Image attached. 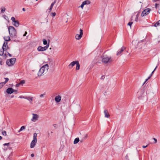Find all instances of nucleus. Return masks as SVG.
Listing matches in <instances>:
<instances>
[{
	"instance_id": "nucleus-1",
	"label": "nucleus",
	"mask_w": 160,
	"mask_h": 160,
	"mask_svg": "<svg viewBox=\"0 0 160 160\" xmlns=\"http://www.w3.org/2000/svg\"><path fill=\"white\" fill-rule=\"evenodd\" d=\"M8 31L11 37H14L16 36L17 32L15 28L13 26H10L8 27Z\"/></svg>"
},
{
	"instance_id": "nucleus-2",
	"label": "nucleus",
	"mask_w": 160,
	"mask_h": 160,
	"mask_svg": "<svg viewBox=\"0 0 160 160\" xmlns=\"http://www.w3.org/2000/svg\"><path fill=\"white\" fill-rule=\"evenodd\" d=\"M112 61L111 57H108L107 56L103 57L102 58V62L103 63L106 64L108 63H110Z\"/></svg>"
},
{
	"instance_id": "nucleus-3",
	"label": "nucleus",
	"mask_w": 160,
	"mask_h": 160,
	"mask_svg": "<svg viewBox=\"0 0 160 160\" xmlns=\"http://www.w3.org/2000/svg\"><path fill=\"white\" fill-rule=\"evenodd\" d=\"M16 60L15 58H12L9 60H7L6 61L7 64L8 66H12L15 63Z\"/></svg>"
},
{
	"instance_id": "nucleus-4",
	"label": "nucleus",
	"mask_w": 160,
	"mask_h": 160,
	"mask_svg": "<svg viewBox=\"0 0 160 160\" xmlns=\"http://www.w3.org/2000/svg\"><path fill=\"white\" fill-rule=\"evenodd\" d=\"M151 11V9L147 8L144 9L142 12L141 16L144 17L149 14Z\"/></svg>"
},
{
	"instance_id": "nucleus-5",
	"label": "nucleus",
	"mask_w": 160,
	"mask_h": 160,
	"mask_svg": "<svg viewBox=\"0 0 160 160\" xmlns=\"http://www.w3.org/2000/svg\"><path fill=\"white\" fill-rule=\"evenodd\" d=\"M49 47V44L44 47L41 46H39L37 48L38 51H43L46 50Z\"/></svg>"
},
{
	"instance_id": "nucleus-6",
	"label": "nucleus",
	"mask_w": 160,
	"mask_h": 160,
	"mask_svg": "<svg viewBox=\"0 0 160 160\" xmlns=\"http://www.w3.org/2000/svg\"><path fill=\"white\" fill-rule=\"evenodd\" d=\"M83 35V30L81 29L80 30V34H77L75 36L76 39L77 40H79L82 38Z\"/></svg>"
},
{
	"instance_id": "nucleus-7",
	"label": "nucleus",
	"mask_w": 160,
	"mask_h": 160,
	"mask_svg": "<svg viewBox=\"0 0 160 160\" xmlns=\"http://www.w3.org/2000/svg\"><path fill=\"white\" fill-rule=\"evenodd\" d=\"M144 91L142 90H140L138 92V98L139 99H142L144 97Z\"/></svg>"
},
{
	"instance_id": "nucleus-8",
	"label": "nucleus",
	"mask_w": 160,
	"mask_h": 160,
	"mask_svg": "<svg viewBox=\"0 0 160 160\" xmlns=\"http://www.w3.org/2000/svg\"><path fill=\"white\" fill-rule=\"evenodd\" d=\"M143 40H141L139 41H138L137 43V45L136 46V48L139 49L141 48L142 46V42H143Z\"/></svg>"
},
{
	"instance_id": "nucleus-9",
	"label": "nucleus",
	"mask_w": 160,
	"mask_h": 160,
	"mask_svg": "<svg viewBox=\"0 0 160 160\" xmlns=\"http://www.w3.org/2000/svg\"><path fill=\"white\" fill-rule=\"evenodd\" d=\"M43 67H42L40 69H39V70L38 73V76H41L42 75V74L45 71L44 70V69Z\"/></svg>"
},
{
	"instance_id": "nucleus-10",
	"label": "nucleus",
	"mask_w": 160,
	"mask_h": 160,
	"mask_svg": "<svg viewBox=\"0 0 160 160\" xmlns=\"http://www.w3.org/2000/svg\"><path fill=\"white\" fill-rule=\"evenodd\" d=\"M32 115L33 116L31 120L33 122H35L39 118V116L35 114H33Z\"/></svg>"
},
{
	"instance_id": "nucleus-11",
	"label": "nucleus",
	"mask_w": 160,
	"mask_h": 160,
	"mask_svg": "<svg viewBox=\"0 0 160 160\" xmlns=\"http://www.w3.org/2000/svg\"><path fill=\"white\" fill-rule=\"evenodd\" d=\"M37 139H34L32 141L31 145H30V147L31 148H33L34 147L36 144L37 143Z\"/></svg>"
},
{
	"instance_id": "nucleus-12",
	"label": "nucleus",
	"mask_w": 160,
	"mask_h": 160,
	"mask_svg": "<svg viewBox=\"0 0 160 160\" xmlns=\"http://www.w3.org/2000/svg\"><path fill=\"white\" fill-rule=\"evenodd\" d=\"M14 90L11 88H9L6 90V92L8 94H11L14 92Z\"/></svg>"
},
{
	"instance_id": "nucleus-13",
	"label": "nucleus",
	"mask_w": 160,
	"mask_h": 160,
	"mask_svg": "<svg viewBox=\"0 0 160 160\" xmlns=\"http://www.w3.org/2000/svg\"><path fill=\"white\" fill-rule=\"evenodd\" d=\"M125 48L124 47H122L120 50H118L117 51V55L118 56L120 55V54L123 51Z\"/></svg>"
},
{
	"instance_id": "nucleus-14",
	"label": "nucleus",
	"mask_w": 160,
	"mask_h": 160,
	"mask_svg": "<svg viewBox=\"0 0 160 160\" xmlns=\"http://www.w3.org/2000/svg\"><path fill=\"white\" fill-rule=\"evenodd\" d=\"M61 99V97L59 95L57 96L55 98V100L57 102H59Z\"/></svg>"
},
{
	"instance_id": "nucleus-15",
	"label": "nucleus",
	"mask_w": 160,
	"mask_h": 160,
	"mask_svg": "<svg viewBox=\"0 0 160 160\" xmlns=\"http://www.w3.org/2000/svg\"><path fill=\"white\" fill-rule=\"evenodd\" d=\"M77 62V61H73L71 62L68 65L69 68H72L73 66L75 65Z\"/></svg>"
},
{
	"instance_id": "nucleus-16",
	"label": "nucleus",
	"mask_w": 160,
	"mask_h": 160,
	"mask_svg": "<svg viewBox=\"0 0 160 160\" xmlns=\"http://www.w3.org/2000/svg\"><path fill=\"white\" fill-rule=\"evenodd\" d=\"M105 117L107 118H109L110 117V115L108 113V111L107 110H105L104 112Z\"/></svg>"
},
{
	"instance_id": "nucleus-17",
	"label": "nucleus",
	"mask_w": 160,
	"mask_h": 160,
	"mask_svg": "<svg viewBox=\"0 0 160 160\" xmlns=\"http://www.w3.org/2000/svg\"><path fill=\"white\" fill-rule=\"evenodd\" d=\"M42 67H44L43 69H44V70L45 72H47L49 68L48 65V64H46L43 66Z\"/></svg>"
},
{
	"instance_id": "nucleus-18",
	"label": "nucleus",
	"mask_w": 160,
	"mask_h": 160,
	"mask_svg": "<svg viewBox=\"0 0 160 160\" xmlns=\"http://www.w3.org/2000/svg\"><path fill=\"white\" fill-rule=\"evenodd\" d=\"M76 70H79L80 68V65L79 63V62L78 61H77V62L76 63Z\"/></svg>"
},
{
	"instance_id": "nucleus-19",
	"label": "nucleus",
	"mask_w": 160,
	"mask_h": 160,
	"mask_svg": "<svg viewBox=\"0 0 160 160\" xmlns=\"http://www.w3.org/2000/svg\"><path fill=\"white\" fill-rule=\"evenodd\" d=\"M56 0H55L54 1L51 3L50 7V8L49 9L50 10V11L52 10L54 5L56 3Z\"/></svg>"
},
{
	"instance_id": "nucleus-20",
	"label": "nucleus",
	"mask_w": 160,
	"mask_h": 160,
	"mask_svg": "<svg viewBox=\"0 0 160 160\" xmlns=\"http://www.w3.org/2000/svg\"><path fill=\"white\" fill-rule=\"evenodd\" d=\"M7 49H5V48H4V49L2 48L1 50H0V55L2 56L4 54V51H6Z\"/></svg>"
},
{
	"instance_id": "nucleus-21",
	"label": "nucleus",
	"mask_w": 160,
	"mask_h": 160,
	"mask_svg": "<svg viewBox=\"0 0 160 160\" xmlns=\"http://www.w3.org/2000/svg\"><path fill=\"white\" fill-rule=\"evenodd\" d=\"M4 39L7 42L9 41L10 40V37L9 36L4 37Z\"/></svg>"
},
{
	"instance_id": "nucleus-22",
	"label": "nucleus",
	"mask_w": 160,
	"mask_h": 160,
	"mask_svg": "<svg viewBox=\"0 0 160 160\" xmlns=\"http://www.w3.org/2000/svg\"><path fill=\"white\" fill-rule=\"evenodd\" d=\"M14 24L13 25L16 27H18L19 25V22L18 20H16L14 22Z\"/></svg>"
},
{
	"instance_id": "nucleus-23",
	"label": "nucleus",
	"mask_w": 160,
	"mask_h": 160,
	"mask_svg": "<svg viewBox=\"0 0 160 160\" xmlns=\"http://www.w3.org/2000/svg\"><path fill=\"white\" fill-rule=\"evenodd\" d=\"M79 141V138H77L75 139L73 143L74 144H76Z\"/></svg>"
},
{
	"instance_id": "nucleus-24",
	"label": "nucleus",
	"mask_w": 160,
	"mask_h": 160,
	"mask_svg": "<svg viewBox=\"0 0 160 160\" xmlns=\"http://www.w3.org/2000/svg\"><path fill=\"white\" fill-rule=\"evenodd\" d=\"M82 3H83L84 5H85L89 4L90 3V2L89 0H85Z\"/></svg>"
},
{
	"instance_id": "nucleus-25",
	"label": "nucleus",
	"mask_w": 160,
	"mask_h": 160,
	"mask_svg": "<svg viewBox=\"0 0 160 160\" xmlns=\"http://www.w3.org/2000/svg\"><path fill=\"white\" fill-rule=\"evenodd\" d=\"M8 45V42H4V43L3 44V46H2V48L3 49H4V48H5Z\"/></svg>"
},
{
	"instance_id": "nucleus-26",
	"label": "nucleus",
	"mask_w": 160,
	"mask_h": 160,
	"mask_svg": "<svg viewBox=\"0 0 160 160\" xmlns=\"http://www.w3.org/2000/svg\"><path fill=\"white\" fill-rule=\"evenodd\" d=\"M33 97H26L25 98V99H26L29 101H32Z\"/></svg>"
},
{
	"instance_id": "nucleus-27",
	"label": "nucleus",
	"mask_w": 160,
	"mask_h": 160,
	"mask_svg": "<svg viewBox=\"0 0 160 160\" xmlns=\"http://www.w3.org/2000/svg\"><path fill=\"white\" fill-rule=\"evenodd\" d=\"M160 25V20L158 21L154 25V26L157 27L158 26Z\"/></svg>"
},
{
	"instance_id": "nucleus-28",
	"label": "nucleus",
	"mask_w": 160,
	"mask_h": 160,
	"mask_svg": "<svg viewBox=\"0 0 160 160\" xmlns=\"http://www.w3.org/2000/svg\"><path fill=\"white\" fill-rule=\"evenodd\" d=\"M42 41L43 42V44L46 45H47V44H48L47 41L46 39H43Z\"/></svg>"
},
{
	"instance_id": "nucleus-29",
	"label": "nucleus",
	"mask_w": 160,
	"mask_h": 160,
	"mask_svg": "<svg viewBox=\"0 0 160 160\" xmlns=\"http://www.w3.org/2000/svg\"><path fill=\"white\" fill-rule=\"evenodd\" d=\"M5 84V83L3 82H1L0 83V89Z\"/></svg>"
},
{
	"instance_id": "nucleus-30",
	"label": "nucleus",
	"mask_w": 160,
	"mask_h": 160,
	"mask_svg": "<svg viewBox=\"0 0 160 160\" xmlns=\"http://www.w3.org/2000/svg\"><path fill=\"white\" fill-rule=\"evenodd\" d=\"M139 12H138L136 15V18H135V21L136 22L138 21V17L139 15Z\"/></svg>"
},
{
	"instance_id": "nucleus-31",
	"label": "nucleus",
	"mask_w": 160,
	"mask_h": 160,
	"mask_svg": "<svg viewBox=\"0 0 160 160\" xmlns=\"http://www.w3.org/2000/svg\"><path fill=\"white\" fill-rule=\"evenodd\" d=\"M37 134L36 133H34L33 134V139L37 140Z\"/></svg>"
},
{
	"instance_id": "nucleus-32",
	"label": "nucleus",
	"mask_w": 160,
	"mask_h": 160,
	"mask_svg": "<svg viewBox=\"0 0 160 160\" xmlns=\"http://www.w3.org/2000/svg\"><path fill=\"white\" fill-rule=\"evenodd\" d=\"M6 10V9L3 7H2L1 8V11L2 12H5Z\"/></svg>"
},
{
	"instance_id": "nucleus-33",
	"label": "nucleus",
	"mask_w": 160,
	"mask_h": 160,
	"mask_svg": "<svg viewBox=\"0 0 160 160\" xmlns=\"http://www.w3.org/2000/svg\"><path fill=\"white\" fill-rule=\"evenodd\" d=\"M25 128L24 126H22L21 127L20 130H19L18 132H20V131H22V130L24 129Z\"/></svg>"
},
{
	"instance_id": "nucleus-34",
	"label": "nucleus",
	"mask_w": 160,
	"mask_h": 160,
	"mask_svg": "<svg viewBox=\"0 0 160 160\" xmlns=\"http://www.w3.org/2000/svg\"><path fill=\"white\" fill-rule=\"evenodd\" d=\"M160 6V4H158V3H156L155 4V8L156 9H158V8Z\"/></svg>"
},
{
	"instance_id": "nucleus-35",
	"label": "nucleus",
	"mask_w": 160,
	"mask_h": 160,
	"mask_svg": "<svg viewBox=\"0 0 160 160\" xmlns=\"http://www.w3.org/2000/svg\"><path fill=\"white\" fill-rule=\"evenodd\" d=\"M25 83V81L24 80H21L20 82L19 83L21 85H22L23 84Z\"/></svg>"
},
{
	"instance_id": "nucleus-36",
	"label": "nucleus",
	"mask_w": 160,
	"mask_h": 160,
	"mask_svg": "<svg viewBox=\"0 0 160 160\" xmlns=\"http://www.w3.org/2000/svg\"><path fill=\"white\" fill-rule=\"evenodd\" d=\"M4 79L5 80V81L3 82L5 83V84L8 81L9 79L8 78H4Z\"/></svg>"
},
{
	"instance_id": "nucleus-37",
	"label": "nucleus",
	"mask_w": 160,
	"mask_h": 160,
	"mask_svg": "<svg viewBox=\"0 0 160 160\" xmlns=\"http://www.w3.org/2000/svg\"><path fill=\"white\" fill-rule=\"evenodd\" d=\"M2 134L4 136H6L7 135V133L6 131H3L2 132Z\"/></svg>"
},
{
	"instance_id": "nucleus-38",
	"label": "nucleus",
	"mask_w": 160,
	"mask_h": 160,
	"mask_svg": "<svg viewBox=\"0 0 160 160\" xmlns=\"http://www.w3.org/2000/svg\"><path fill=\"white\" fill-rule=\"evenodd\" d=\"M132 23H133L132 22H129L128 24V25L129 26H130V28H131V25Z\"/></svg>"
},
{
	"instance_id": "nucleus-39",
	"label": "nucleus",
	"mask_w": 160,
	"mask_h": 160,
	"mask_svg": "<svg viewBox=\"0 0 160 160\" xmlns=\"http://www.w3.org/2000/svg\"><path fill=\"white\" fill-rule=\"evenodd\" d=\"M4 146H7L8 147H9L10 146V143H5L3 144Z\"/></svg>"
},
{
	"instance_id": "nucleus-40",
	"label": "nucleus",
	"mask_w": 160,
	"mask_h": 160,
	"mask_svg": "<svg viewBox=\"0 0 160 160\" xmlns=\"http://www.w3.org/2000/svg\"><path fill=\"white\" fill-rule=\"evenodd\" d=\"M11 20L12 21L14 22L16 20H15V18L14 17H12L11 18Z\"/></svg>"
},
{
	"instance_id": "nucleus-41",
	"label": "nucleus",
	"mask_w": 160,
	"mask_h": 160,
	"mask_svg": "<svg viewBox=\"0 0 160 160\" xmlns=\"http://www.w3.org/2000/svg\"><path fill=\"white\" fill-rule=\"evenodd\" d=\"M125 160H129L128 154H127L125 156Z\"/></svg>"
},
{
	"instance_id": "nucleus-42",
	"label": "nucleus",
	"mask_w": 160,
	"mask_h": 160,
	"mask_svg": "<svg viewBox=\"0 0 160 160\" xmlns=\"http://www.w3.org/2000/svg\"><path fill=\"white\" fill-rule=\"evenodd\" d=\"M52 16L53 17H54L56 15V13L55 12H52Z\"/></svg>"
},
{
	"instance_id": "nucleus-43",
	"label": "nucleus",
	"mask_w": 160,
	"mask_h": 160,
	"mask_svg": "<svg viewBox=\"0 0 160 160\" xmlns=\"http://www.w3.org/2000/svg\"><path fill=\"white\" fill-rule=\"evenodd\" d=\"M6 53H7V55H8L10 57H11L12 56V55L9 53L8 52H6Z\"/></svg>"
},
{
	"instance_id": "nucleus-44",
	"label": "nucleus",
	"mask_w": 160,
	"mask_h": 160,
	"mask_svg": "<svg viewBox=\"0 0 160 160\" xmlns=\"http://www.w3.org/2000/svg\"><path fill=\"white\" fill-rule=\"evenodd\" d=\"M26 97V96H20L19 97V98H23L25 99Z\"/></svg>"
},
{
	"instance_id": "nucleus-45",
	"label": "nucleus",
	"mask_w": 160,
	"mask_h": 160,
	"mask_svg": "<svg viewBox=\"0 0 160 160\" xmlns=\"http://www.w3.org/2000/svg\"><path fill=\"white\" fill-rule=\"evenodd\" d=\"M53 126L55 128H57L58 127V126L56 124H53Z\"/></svg>"
},
{
	"instance_id": "nucleus-46",
	"label": "nucleus",
	"mask_w": 160,
	"mask_h": 160,
	"mask_svg": "<svg viewBox=\"0 0 160 160\" xmlns=\"http://www.w3.org/2000/svg\"><path fill=\"white\" fill-rule=\"evenodd\" d=\"M84 5V4L82 3L80 7L82 8V9Z\"/></svg>"
},
{
	"instance_id": "nucleus-47",
	"label": "nucleus",
	"mask_w": 160,
	"mask_h": 160,
	"mask_svg": "<svg viewBox=\"0 0 160 160\" xmlns=\"http://www.w3.org/2000/svg\"><path fill=\"white\" fill-rule=\"evenodd\" d=\"M45 95V94H41V95H40V97H43Z\"/></svg>"
},
{
	"instance_id": "nucleus-48",
	"label": "nucleus",
	"mask_w": 160,
	"mask_h": 160,
	"mask_svg": "<svg viewBox=\"0 0 160 160\" xmlns=\"http://www.w3.org/2000/svg\"><path fill=\"white\" fill-rule=\"evenodd\" d=\"M160 1V0H152V2H155L158 1Z\"/></svg>"
},
{
	"instance_id": "nucleus-49",
	"label": "nucleus",
	"mask_w": 160,
	"mask_h": 160,
	"mask_svg": "<svg viewBox=\"0 0 160 160\" xmlns=\"http://www.w3.org/2000/svg\"><path fill=\"white\" fill-rule=\"evenodd\" d=\"M153 140H154V141H155V142H154V143H157V139L156 138H153Z\"/></svg>"
},
{
	"instance_id": "nucleus-50",
	"label": "nucleus",
	"mask_w": 160,
	"mask_h": 160,
	"mask_svg": "<svg viewBox=\"0 0 160 160\" xmlns=\"http://www.w3.org/2000/svg\"><path fill=\"white\" fill-rule=\"evenodd\" d=\"M104 78L105 77L104 76H102L101 78V79L102 80H103Z\"/></svg>"
},
{
	"instance_id": "nucleus-51",
	"label": "nucleus",
	"mask_w": 160,
	"mask_h": 160,
	"mask_svg": "<svg viewBox=\"0 0 160 160\" xmlns=\"http://www.w3.org/2000/svg\"><path fill=\"white\" fill-rule=\"evenodd\" d=\"M150 78H147V79H146L145 81L144 82V83H143V85L145 83V82L149 79Z\"/></svg>"
},
{
	"instance_id": "nucleus-52",
	"label": "nucleus",
	"mask_w": 160,
	"mask_h": 160,
	"mask_svg": "<svg viewBox=\"0 0 160 160\" xmlns=\"http://www.w3.org/2000/svg\"><path fill=\"white\" fill-rule=\"evenodd\" d=\"M27 34V32L26 31L25 32L24 34L23 35V36H26Z\"/></svg>"
},
{
	"instance_id": "nucleus-53",
	"label": "nucleus",
	"mask_w": 160,
	"mask_h": 160,
	"mask_svg": "<svg viewBox=\"0 0 160 160\" xmlns=\"http://www.w3.org/2000/svg\"><path fill=\"white\" fill-rule=\"evenodd\" d=\"M84 139H82L81 140H80V142L81 143L82 142H83Z\"/></svg>"
},
{
	"instance_id": "nucleus-54",
	"label": "nucleus",
	"mask_w": 160,
	"mask_h": 160,
	"mask_svg": "<svg viewBox=\"0 0 160 160\" xmlns=\"http://www.w3.org/2000/svg\"><path fill=\"white\" fill-rule=\"evenodd\" d=\"M87 137H88V135H87V134H86V135H85V136H84V139H85V138H87Z\"/></svg>"
},
{
	"instance_id": "nucleus-55",
	"label": "nucleus",
	"mask_w": 160,
	"mask_h": 160,
	"mask_svg": "<svg viewBox=\"0 0 160 160\" xmlns=\"http://www.w3.org/2000/svg\"><path fill=\"white\" fill-rule=\"evenodd\" d=\"M20 85V83H18V84H17L16 85V87H18V86H19V85Z\"/></svg>"
},
{
	"instance_id": "nucleus-56",
	"label": "nucleus",
	"mask_w": 160,
	"mask_h": 160,
	"mask_svg": "<svg viewBox=\"0 0 160 160\" xmlns=\"http://www.w3.org/2000/svg\"><path fill=\"white\" fill-rule=\"evenodd\" d=\"M152 74L151 73V74L148 77V78H151V77H152Z\"/></svg>"
},
{
	"instance_id": "nucleus-57",
	"label": "nucleus",
	"mask_w": 160,
	"mask_h": 160,
	"mask_svg": "<svg viewBox=\"0 0 160 160\" xmlns=\"http://www.w3.org/2000/svg\"><path fill=\"white\" fill-rule=\"evenodd\" d=\"M152 74L151 73V74L148 77V78H151V77H152Z\"/></svg>"
},
{
	"instance_id": "nucleus-58",
	"label": "nucleus",
	"mask_w": 160,
	"mask_h": 160,
	"mask_svg": "<svg viewBox=\"0 0 160 160\" xmlns=\"http://www.w3.org/2000/svg\"><path fill=\"white\" fill-rule=\"evenodd\" d=\"M148 146V145H147L146 146H142V148H146Z\"/></svg>"
},
{
	"instance_id": "nucleus-59",
	"label": "nucleus",
	"mask_w": 160,
	"mask_h": 160,
	"mask_svg": "<svg viewBox=\"0 0 160 160\" xmlns=\"http://www.w3.org/2000/svg\"><path fill=\"white\" fill-rule=\"evenodd\" d=\"M158 64L155 67V68L154 69V70L153 71H154V72L156 70V69H157V68L158 67Z\"/></svg>"
},
{
	"instance_id": "nucleus-60",
	"label": "nucleus",
	"mask_w": 160,
	"mask_h": 160,
	"mask_svg": "<svg viewBox=\"0 0 160 160\" xmlns=\"http://www.w3.org/2000/svg\"><path fill=\"white\" fill-rule=\"evenodd\" d=\"M7 53L6 52L5 53L4 55V57H5V58H6L7 57Z\"/></svg>"
},
{
	"instance_id": "nucleus-61",
	"label": "nucleus",
	"mask_w": 160,
	"mask_h": 160,
	"mask_svg": "<svg viewBox=\"0 0 160 160\" xmlns=\"http://www.w3.org/2000/svg\"><path fill=\"white\" fill-rule=\"evenodd\" d=\"M31 156L32 157H33L34 156V154L33 153L31 154Z\"/></svg>"
},
{
	"instance_id": "nucleus-62",
	"label": "nucleus",
	"mask_w": 160,
	"mask_h": 160,
	"mask_svg": "<svg viewBox=\"0 0 160 160\" xmlns=\"http://www.w3.org/2000/svg\"><path fill=\"white\" fill-rule=\"evenodd\" d=\"M50 42V40H48L47 42H48V44H49V45Z\"/></svg>"
},
{
	"instance_id": "nucleus-63",
	"label": "nucleus",
	"mask_w": 160,
	"mask_h": 160,
	"mask_svg": "<svg viewBox=\"0 0 160 160\" xmlns=\"http://www.w3.org/2000/svg\"><path fill=\"white\" fill-rule=\"evenodd\" d=\"M18 91L17 90H14V92L16 93H17Z\"/></svg>"
},
{
	"instance_id": "nucleus-64",
	"label": "nucleus",
	"mask_w": 160,
	"mask_h": 160,
	"mask_svg": "<svg viewBox=\"0 0 160 160\" xmlns=\"http://www.w3.org/2000/svg\"><path fill=\"white\" fill-rule=\"evenodd\" d=\"M9 48V47H8V45H7L6 47V49H7V50Z\"/></svg>"
}]
</instances>
